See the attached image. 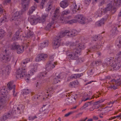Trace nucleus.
<instances>
[{
    "label": "nucleus",
    "instance_id": "64",
    "mask_svg": "<svg viewBox=\"0 0 121 121\" xmlns=\"http://www.w3.org/2000/svg\"><path fill=\"white\" fill-rule=\"evenodd\" d=\"M117 55L118 56L117 57H121L120 56H121V51L119 52L117 54Z\"/></svg>",
    "mask_w": 121,
    "mask_h": 121
},
{
    "label": "nucleus",
    "instance_id": "61",
    "mask_svg": "<svg viewBox=\"0 0 121 121\" xmlns=\"http://www.w3.org/2000/svg\"><path fill=\"white\" fill-rule=\"evenodd\" d=\"M52 87H50L48 88V90L47 92V93H48L50 91L52 90Z\"/></svg>",
    "mask_w": 121,
    "mask_h": 121
},
{
    "label": "nucleus",
    "instance_id": "29",
    "mask_svg": "<svg viewBox=\"0 0 121 121\" xmlns=\"http://www.w3.org/2000/svg\"><path fill=\"white\" fill-rule=\"evenodd\" d=\"M102 9H99L95 13V16L97 17L100 16L102 14Z\"/></svg>",
    "mask_w": 121,
    "mask_h": 121
},
{
    "label": "nucleus",
    "instance_id": "8",
    "mask_svg": "<svg viewBox=\"0 0 121 121\" xmlns=\"http://www.w3.org/2000/svg\"><path fill=\"white\" fill-rule=\"evenodd\" d=\"M9 49L8 48L4 50V54L5 55H3V56L1 58V60L4 62H9L11 59V56L9 55L10 52Z\"/></svg>",
    "mask_w": 121,
    "mask_h": 121
},
{
    "label": "nucleus",
    "instance_id": "19",
    "mask_svg": "<svg viewBox=\"0 0 121 121\" xmlns=\"http://www.w3.org/2000/svg\"><path fill=\"white\" fill-rule=\"evenodd\" d=\"M30 68H31L29 72L28 75H32L33 74V73L37 71V67L35 65L34 67L32 66H30Z\"/></svg>",
    "mask_w": 121,
    "mask_h": 121
},
{
    "label": "nucleus",
    "instance_id": "49",
    "mask_svg": "<svg viewBox=\"0 0 121 121\" xmlns=\"http://www.w3.org/2000/svg\"><path fill=\"white\" fill-rule=\"evenodd\" d=\"M6 117L4 115L1 117L0 119V121H4L7 119Z\"/></svg>",
    "mask_w": 121,
    "mask_h": 121
},
{
    "label": "nucleus",
    "instance_id": "51",
    "mask_svg": "<svg viewBox=\"0 0 121 121\" xmlns=\"http://www.w3.org/2000/svg\"><path fill=\"white\" fill-rule=\"evenodd\" d=\"M75 112V111H72L69 112V113H67L65 114V117H67L69 116L70 115H71V114Z\"/></svg>",
    "mask_w": 121,
    "mask_h": 121
},
{
    "label": "nucleus",
    "instance_id": "46",
    "mask_svg": "<svg viewBox=\"0 0 121 121\" xmlns=\"http://www.w3.org/2000/svg\"><path fill=\"white\" fill-rule=\"evenodd\" d=\"M30 91L28 89H24L23 90V94H29Z\"/></svg>",
    "mask_w": 121,
    "mask_h": 121
},
{
    "label": "nucleus",
    "instance_id": "45",
    "mask_svg": "<svg viewBox=\"0 0 121 121\" xmlns=\"http://www.w3.org/2000/svg\"><path fill=\"white\" fill-rule=\"evenodd\" d=\"M112 6L111 4H109L108 5V6L105 8L107 11L110 10L111 9Z\"/></svg>",
    "mask_w": 121,
    "mask_h": 121
},
{
    "label": "nucleus",
    "instance_id": "12",
    "mask_svg": "<svg viewBox=\"0 0 121 121\" xmlns=\"http://www.w3.org/2000/svg\"><path fill=\"white\" fill-rule=\"evenodd\" d=\"M48 56V55L46 54L43 53L39 54L36 57L35 61L39 62L42 60H44Z\"/></svg>",
    "mask_w": 121,
    "mask_h": 121
},
{
    "label": "nucleus",
    "instance_id": "37",
    "mask_svg": "<svg viewBox=\"0 0 121 121\" xmlns=\"http://www.w3.org/2000/svg\"><path fill=\"white\" fill-rule=\"evenodd\" d=\"M8 69L7 67H4L2 69V73H4L6 72H8Z\"/></svg>",
    "mask_w": 121,
    "mask_h": 121
},
{
    "label": "nucleus",
    "instance_id": "50",
    "mask_svg": "<svg viewBox=\"0 0 121 121\" xmlns=\"http://www.w3.org/2000/svg\"><path fill=\"white\" fill-rule=\"evenodd\" d=\"M1 19L4 22H8V20H7L6 17V16H4L3 17L1 18Z\"/></svg>",
    "mask_w": 121,
    "mask_h": 121
},
{
    "label": "nucleus",
    "instance_id": "6",
    "mask_svg": "<svg viewBox=\"0 0 121 121\" xmlns=\"http://www.w3.org/2000/svg\"><path fill=\"white\" fill-rule=\"evenodd\" d=\"M26 70L27 69L25 68H19L16 72V77L18 78H22L25 76H27Z\"/></svg>",
    "mask_w": 121,
    "mask_h": 121
},
{
    "label": "nucleus",
    "instance_id": "34",
    "mask_svg": "<svg viewBox=\"0 0 121 121\" xmlns=\"http://www.w3.org/2000/svg\"><path fill=\"white\" fill-rule=\"evenodd\" d=\"M53 24V23H50L48 24L47 26L46 27V30H50V29H51L52 27V26Z\"/></svg>",
    "mask_w": 121,
    "mask_h": 121
},
{
    "label": "nucleus",
    "instance_id": "10",
    "mask_svg": "<svg viewBox=\"0 0 121 121\" xmlns=\"http://www.w3.org/2000/svg\"><path fill=\"white\" fill-rule=\"evenodd\" d=\"M56 62H53L49 60L47 62L45 66V69L46 70L49 71L54 68L57 64Z\"/></svg>",
    "mask_w": 121,
    "mask_h": 121
},
{
    "label": "nucleus",
    "instance_id": "62",
    "mask_svg": "<svg viewBox=\"0 0 121 121\" xmlns=\"http://www.w3.org/2000/svg\"><path fill=\"white\" fill-rule=\"evenodd\" d=\"M41 82H37L36 85V87H37L38 86H40L41 85Z\"/></svg>",
    "mask_w": 121,
    "mask_h": 121
},
{
    "label": "nucleus",
    "instance_id": "3",
    "mask_svg": "<svg viewBox=\"0 0 121 121\" xmlns=\"http://www.w3.org/2000/svg\"><path fill=\"white\" fill-rule=\"evenodd\" d=\"M48 13L43 15L41 17H39L37 19L35 18L34 16H30L28 18V19L32 25L36 24L38 21L39 23H43L45 21L46 18L48 17Z\"/></svg>",
    "mask_w": 121,
    "mask_h": 121
},
{
    "label": "nucleus",
    "instance_id": "28",
    "mask_svg": "<svg viewBox=\"0 0 121 121\" xmlns=\"http://www.w3.org/2000/svg\"><path fill=\"white\" fill-rule=\"evenodd\" d=\"M73 8L72 9V11L73 13H75L77 12V11L80 10V9L78 8L77 9V5L75 3H74L73 4Z\"/></svg>",
    "mask_w": 121,
    "mask_h": 121
},
{
    "label": "nucleus",
    "instance_id": "1",
    "mask_svg": "<svg viewBox=\"0 0 121 121\" xmlns=\"http://www.w3.org/2000/svg\"><path fill=\"white\" fill-rule=\"evenodd\" d=\"M69 30H65L62 33L59 34L58 36L56 37L52 43L53 47L54 49H56L59 47L61 43V38L64 37L66 35L69 36Z\"/></svg>",
    "mask_w": 121,
    "mask_h": 121
},
{
    "label": "nucleus",
    "instance_id": "4",
    "mask_svg": "<svg viewBox=\"0 0 121 121\" xmlns=\"http://www.w3.org/2000/svg\"><path fill=\"white\" fill-rule=\"evenodd\" d=\"M121 60V57H118L114 59L113 57H110V63L109 65L112 67L115 70L118 69L121 67V63H120Z\"/></svg>",
    "mask_w": 121,
    "mask_h": 121
},
{
    "label": "nucleus",
    "instance_id": "39",
    "mask_svg": "<svg viewBox=\"0 0 121 121\" xmlns=\"http://www.w3.org/2000/svg\"><path fill=\"white\" fill-rule=\"evenodd\" d=\"M34 35L33 33L30 30H29V32L27 33V36L28 37H30L33 36Z\"/></svg>",
    "mask_w": 121,
    "mask_h": 121
},
{
    "label": "nucleus",
    "instance_id": "16",
    "mask_svg": "<svg viewBox=\"0 0 121 121\" xmlns=\"http://www.w3.org/2000/svg\"><path fill=\"white\" fill-rule=\"evenodd\" d=\"M7 87L8 88L9 90H10L13 89V95L14 97L16 96V94L15 95H14L15 93L14 89L15 88V86L13 84V81H10L7 84Z\"/></svg>",
    "mask_w": 121,
    "mask_h": 121
},
{
    "label": "nucleus",
    "instance_id": "7",
    "mask_svg": "<svg viewBox=\"0 0 121 121\" xmlns=\"http://www.w3.org/2000/svg\"><path fill=\"white\" fill-rule=\"evenodd\" d=\"M79 53L74 49L73 52H71L70 51H67L66 52V54L68 58L73 60H77Z\"/></svg>",
    "mask_w": 121,
    "mask_h": 121
},
{
    "label": "nucleus",
    "instance_id": "59",
    "mask_svg": "<svg viewBox=\"0 0 121 121\" xmlns=\"http://www.w3.org/2000/svg\"><path fill=\"white\" fill-rule=\"evenodd\" d=\"M104 101L103 100L101 99V100H99L97 102H96V104H98L99 103H100Z\"/></svg>",
    "mask_w": 121,
    "mask_h": 121
},
{
    "label": "nucleus",
    "instance_id": "31",
    "mask_svg": "<svg viewBox=\"0 0 121 121\" xmlns=\"http://www.w3.org/2000/svg\"><path fill=\"white\" fill-rule=\"evenodd\" d=\"M5 32L2 29L0 30V39H2L4 36Z\"/></svg>",
    "mask_w": 121,
    "mask_h": 121
},
{
    "label": "nucleus",
    "instance_id": "44",
    "mask_svg": "<svg viewBox=\"0 0 121 121\" xmlns=\"http://www.w3.org/2000/svg\"><path fill=\"white\" fill-rule=\"evenodd\" d=\"M112 6L111 4H109L108 5V6L105 8L107 11L110 10L111 9Z\"/></svg>",
    "mask_w": 121,
    "mask_h": 121
},
{
    "label": "nucleus",
    "instance_id": "58",
    "mask_svg": "<svg viewBox=\"0 0 121 121\" xmlns=\"http://www.w3.org/2000/svg\"><path fill=\"white\" fill-rule=\"evenodd\" d=\"M70 78L71 79H73V78H76V77L75 74H74L73 75H71L70 77Z\"/></svg>",
    "mask_w": 121,
    "mask_h": 121
},
{
    "label": "nucleus",
    "instance_id": "40",
    "mask_svg": "<svg viewBox=\"0 0 121 121\" xmlns=\"http://www.w3.org/2000/svg\"><path fill=\"white\" fill-rule=\"evenodd\" d=\"M46 74V73H43L41 72L39 74L38 77L39 78H41L44 76V75Z\"/></svg>",
    "mask_w": 121,
    "mask_h": 121
},
{
    "label": "nucleus",
    "instance_id": "17",
    "mask_svg": "<svg viewBox=\"0 0 121 121\" xmlns=\"http://www.w3.org/2000/svg\"><path fill=\"white\" fill-rule=\"evenodd\" d=\"M61 75L62 74L61 73L58 74L56 73V75L53 80V84H56L59 82H60L59 79L61 78Z\"/></svg>",
    "mask_w": 121,
    "mask_h": 121
},
{
    "label": "nucleus",
    "instance_id": "30",
    "mask_svg": "<svg viewBox=\"0 0 121 121\" xmlns=\"http://www.w3.org/2000/svg\"><path fill=\"white\" fill-rule=\"evenodd\" d=\"M114 5L117 6H121V0H114Z\"/></svg>",
    "mask_w": 121,
    "mask_h": 121
},
{
    "label": "nucleus",
    "instance_id": "48",
    "mask_svg": "<svg viewBox=\"0 0 121 121\" xmlns=\"http://www.w3.org/2000/svg\"><path fill=\"white\" fill-rule=\"evenodd\" d=\"M47 0H42L41 2L40 5L42 6L41 8H43V6L45 3L46 2Z\"/></svg>",
    "mask_w": 121,
    "mask_h": 121
},
{
    "label": "nucleus",
    "instance_id": "57",
    "mask_svg": "<svg viewBox=\"0 0 121 121\" xmlns=\"http://www.w3.org/2000/svg\"><path fill=\"white\" fill-rule=\"evenodd\" d=\"M54 57V55H52L50 57V60L53 62V58Z\"/></svg>",
    "mask_w": 121,
    "mask_h": 121
},
{
    "label": "nucleus",
    "instance_id": "2",
    "mask_svg": "<svg viewBox=\"0 0 121 121\" xmlns=\"http://www.w3.org/2000/svg\"><path fill=\"white\" fill-rule=\"evenodd\" d=\"M70 11L69 10H65L62 12L61 16L62 17H60V13L59 9L58 8L56 9L54 13L53 14V15L52 16V20L54 21L58 19L60 21H62L63 19V16L65 15H67L69 13Z\"/></svg>",
    "mask_w": 121,
    "mask_h": 121
},
{
    "label": "nucleus",
    "instance_id": "5",
    "mask_svg": "<svg viewBox=\"0 0 121 121\" xmlns=\"http://www.w3.org/2000/svg\"><path fill=\"white\" fill-rule=\"evenodd\" d=\"M75 19L68 21L67 22L69 24H72L78 22L82 24H84L86 23V18L82 15H77L75 17Z\"/></svg>",
    "mask_w": 121,
    "mask_h": 121
},
{
    "label": "nucleus",
    "instance_id": "9",
    "mask_svg": "<svg viewBox=\"0 0 121 121\" xmlns=\"http://www.w3.org/2000/svg\"><path fill=\"white\" fill-rule=\"evenodd\" d=\"M9 100L8 96H3L0 98V111L6 104L8 100Z\"/></svg>",
    "mask_w": 121,
    "mask_h": 121
},
{
    "label": "nucleus",
    "instance_id": "53",
    "mask_svg": "<svg viewBox=\"0 0 121 121\" xmlns=\"http://www.w3.org/2000/svg\"><path fill=\"white\" fill-rule=\"evenodd\" d=\"M4 115H5L7 119L11 116V114L9 113H5L4 114Z\"/></svg>",
    "mask_w": 121,
    "mask_h": 121
},
{
    "label": "nucleus",
    "instance_id": "41",
    "mask_svg": "<svg viewBox=\"0 0 121 121\" xmlns=\"http://www.w3.org/2000/svg\"><path fill=\"white\" fill-rule=\"evenodd\" d=\"M94 62H93V63ZM102 62L100 60H96L95 62H94V63H95V64L97 66L101 64Z\"/></svg>",
    "mask_w": 121,
    "mask_h": 121
},
{
    "label": "nucleus",
    "instance_id": "25",
    "mask_svg": "<svg viewBox=\"0 0 121 121\" xmlns=\"http://www.w3.org/2000/svg\"><path fill=\"white\" fill-rule=\"evenodd\" d=\"M11 22H14V23L16 25H19L21 22V19L20 18H17L16 19H14L13 21H11Z\"/></svg>",
    "mask_w": 121,
    "mask_h": 121
},
{
    "label": "nucleus",
    "instance_id": "26",
    "mask_svg": "<svg viewBox=\"0 0 121 121\" xmlns=\"http://www.w3.org/2000/svg\"><path fill=\"white\" fill-rule=\"evenodd\" d=\"M69 36L71 37L75 36L77 34V32L75 30H69Z\"/></svg>",
    "mask_w": 121,
    "mask_h": 121
},
{
    "label": "nucleus",
    "instance_id": "33",
    "mask_svg": "<svg viewBox=\"0 0 121 121\" xmlns=\"http://www.w3.org/2000/svg\"><path fill=\"white\" fill-rule=\"evenodd\" d=\"M36 7L32 6L30 9L29 11V14H32L33 12L35 10Z\"/></svg>",
    "mask_w": 121,
    "mask_h": 121
},
{
    "label": "nucleus",
    "instance_id": "27",
    "mask_svg": "<svg viewBox=\"0 0 121 121\" xmlns=\"http://www.w3.org/2000/svg\"><path fill=\"white\" fill-rule=\"evenodd\" d=\"M52 1H50L48 2L47 5L46 10H47L48 11H49L51 9L52 7Z\"/></svg>",
    "mask_w": 121,
    "mask_h": 121
},
{
    "label": "nucleus",
    "instance_id": "15",
    "mask_svg": "<svg viewBox=\"0 0 121 121\" xmlns=\"http://www.w3.org/2000/svg\"><path fill=\"white\" fill-rule=\"evenodd\" d=\"M76 48L74 50L80 53L81 50L83 49L84 48V45L82 43H80L75 44Z\"/></svg>",
    "mask_w": 121,
    "mask_h": 121
},
{
    "label": "nucleus",
    "instance_id": "43",
    "mask_svg": "<svg viewBox=\"0 0 121 121\" xmlns=\"http://www.w3.org/2000/svg\"><path fill=\"white\" fill-rule=\"evenodd\" d=\"M112 6L111 4H109L108 5V6L105 8L107 11L110 10L111 9Z\"/></svg>",
    "mask_w": 121,
    "mask_h": 121
},
{
    "label": "nucleus",
    "instance_id": "14",
    "mask_svg": "<svg viewBox=\"0 0 121 121\" xmlns=\"http://www.w3.org/2000/svg\"><path fill=\"white\" fill-rule=\"evenodd\" d=\"M30 3L29 0H22V10L25 11L27 9L28 5Z\"/></svg>",
    "mask_w": 121,
    "mask_h": 121
},
{
    "label": "nucleus",
    "instance_id": "22",
    "mask_svg": "<svg viewBox=\"0 0 121 121\" xmlns=\"http://www.w3.org/2000/svg\"><path fill=\"white\" fill-rule=\"evenodd\" d=\"M30 61V59H27L22 61L21 63V65L22 68H24L26 65V64Z\"/></svg>",
    "mask_w": 121,
    "mask_h": 121
},
{
    "label": "nucleus",
    "instance_id": "32",
    "mask_svg": "<svg viewBox=\"0 0 121 121\" xmlns=\"http://www.w3.org/2000/svg\"><path fill=\"white\" fill-rule=\"evenodd\" d=\"M110 57L108 58H107L105 59L104 60V62L106 64L108 65H109V64H112V63H110Z\"/></svg>",
    "mask_w": 121,
    "mask_h": 121
},
{
    "label": "nucleus",
    "instance_id": "63",
    "mask_svg": "<svg viewBox=\"0 0 121 121\" xmlns=\"http://www.w3.org/2000/svg\"><path fill=\"white\" fill-rule=\"evenodd\" d=\"M117 118V116H115L113 117H112L109 119V120H111L113 119H115Z\"/></svg>",
    "mask_w": 121,
    "mask_h": 121
},
{
    "label": "nucleus",
    "instance_id": "38",
    "mask_svg": "<svg viewBox=\"0 0 121 121\" xmlns=\"http://www.w3.org/2000/svg\"><path fill=\"white\" fill-rule=\"evenodd\" d=\"M1 92L2 95H4L6 92V90L4 88H3L1 90Z\"/></svg>",
    "mask_w": 121,
    "mask_h": 121
},
{
    "label": "nucleus",
    "instance_id": "11",
    "mask_svg": "<svg viewBox=\"0 0 121 121\" xmlns=\"http://www.w3.org/2000/svg\"><path fill=\"white\" fill-rule=\"evenodd\" d=\"M111 82L112 84L111 86L114 90L117 88V86H120L121 84V80L120 79H117V80L113 79L112 80Z\"/></svg>",
    "mask_w": 121,
    "mask_h": 121
},
{
    "label": "nucleus",
    "instance_id": "36",
    "mask_svg": "<svg viewBox=\"0 0 121 121\" xmlns=\"http://www.w3.org/2000/svg\"><path fill=\"white\" fill-rule=\"evenodd\" d=\"M89 103L90 104V102H89L85 104L84 105L82 108H80V109L81 110H82L84 108L87 107L89 105Z\"/></svg>",
    "mask_w": 121,
    "mask_h": 121
},
{
    "label": "nucleus",
    "instance_id": "23",
    "mask_svg": "<svg viewBox=\"0 0 121 121\" xmlns=\"http://www.w3.org/2000/svg\"><path fill=\"white\" fill-rule=\"evenodd\" d=\"M24 48L23 46L18 45L17 50V53L18 54L22 53L24 50Z\"/></svg>",
    "mask_w": 121,
    "mask_h": 121
},
{
    "label": "nucleus",
    "instance_id": "20",
    "mask_svg": "<svg viewBox=\"0 0 121 121\" xmlns=\"http://www.w3.org/2000/svg\"><path fill=\"white\" fill-rule=\"evenodd\" d=\"M48 43L49 42L48 40H45L43 43L41 44L40 46L39 47V49H41L43 48L48 46Z\"/></svg>",
    "mask_w": 121,
    "mask_h": 121
},
{
    "label": "nucleus",
    "instance_id": "35",
    "mask_svg": "<svg viewBox=\"0 0 121 121\" xmlns=\"http://www.w3.org/2000/svg\"><path fill=\"white\" fill-rule=\"evenodd\" d=\"M18 45H17L15 44H13L11 46V49L13 50L15 49L17 50Z\"/></svg>",
    "mask_w": 121,
    "mask_h": 121
},
{
    "label": "nucleus",
    "instance_id": "42",
    "mask_svg": "<svg viewBox=\"0 0 121 121\" xmlns=\"http://www.w3.org/2000/svg\"><path fill=\"white\" fill-rule=\"evenodd\" d=\"M22 31V30L20 29L18 30V31H17L15 33V35L16 36H17L16 38H17L18 37L19 35V34Z\"/></svg>",
    "mask_w": 121,
    "mask_h": 121
},
{
    "label": "nucleus",
    "instance_id": "13",
    "mask_svg": "<svg viewBox=\"0 0 121 121\" xmlns=\"http://www.w3.org/2000/svg\"><path fill=\"white\" fill-rule=\"evenodd\" d=\"M23 12L22 11L16 12L14 13L13 17L10 18V21H13L14 19L20 18L21 16L23 14Z\"/></svg>",
    "mask_w": 121,
    "mask_h": 121
},
{
    "label": "nucleus",
    "instance_id": "24",
    "mask_svg": "<svg viewBox=\"0 0 121 121\" xmlns=\"http://www.w3.org/2000/svg\"><path fill=\"white\" fill-rule=\"evenodd\" d=\"M60 6L63 8H65L68 6L67 1L66 0H64L60 3Z\"/></svg>",
    "mask_w": 121,
    "mask_h": 121
},
{
    "label": "nucleus",
    "instance_id": "21",
    "mask_svg": "<svg viewBox=\"0 0 121 121\" xmlns=\"http://www.w3.org/2000/svg\"><path fill=\"white\" fill-rule=\"evenodd\" d=\"M24 108V106L22 104H20L18 106V107L17 108L18 112H19L20 113H21L22 112H23Z\"/></svg>",
    "mask_w": 121,
    "mask_h": 121
},
{
    "label": "nucleus",
    "instance_id": "52",
    "mask_svg": "<svg viewBox=\"0 0 121 121\" xmlns=\"http://www.w3.org/2000/svg\"><path fill=\"white\" fill-rule=\"evenodd\" d=\"M91 0H85V3L87 5H88L90 3Z\"/></svg>",
    "mask_w": 121,
    "mask_h": 121
},
{
    "label": "nucleus",
    "instance_id": "18",
    "mask_svg": "<svg viewBox=\"0 0 121 121\" xmlns=\"http://www.w3.org/2000/svg\"><path fill=\"white\" fill-rule=\"evenodd\" d=\"M107 20L106 18H103L100 21L96 22L95 25L96 26H100L104 25L105 22Z\"/></svg>",
    "mask_w": 121,
    "mask_h": 121
},
{
    "label": "nucleus",
    "instance_id": "60",
    "mask_svg": "<svg viewBox=\"0 0 121 121\" xmlns=\"http://www.w3.org/2000/svg\"><path fill=\"white\" fill-rule=\"evenodd\" d=\"M69 86L70 87H73L74 86L72 82H71L69 84Z\"/></svg>",
    "mask_w": 121,
    "mask_h": 121
},
{
    "label": "nucleus",
    "instance_id": "56",
    "mask_svg": "<svg viewBox=\"0 0 121 121\" xmlns=\"http://www.w3.org/2000/svg\"><path fill=\"white\" fill-rule=\"evenodd\" d=\"M75 74L76 77V78H80L82 76V73H78Z\"/></svg>",
    "mask_w": 121,
    "mask_h": 121
},
{
    "label": "nucleus",
    "instance_id": "54",
    "mask_svg": "<svg viewBox=\"0 0 121 121\" xmlns=\"http://www.w3.org/2000/svg\"><path fill=\"white\" fill-rule=\"evenodd\" d=\"M3 12V10L2 5H0V14H2Z\"/></svg>",
    "mask_w": 121,
    "mask_h": 121
},
{
    "label": "nucleus",
    "instance_id": "47",
    "mask_svg": "<svg viewBox=\"0 0 121 121\" xmlns=\"http://www.w3.org/2000/svg\"><path fill=\"white\" fill-rule=\"evenodd\" d=\"M71 100L69 98L65 100V103L67 105H70L71 103Z\"/></svg>",
    "mask_w": 121,
    "mask_h": 121
},
{
    "label": "nucleus",
    "instance_id": "55",
    "mask_svg": "<svg viewBox=\"0 0 121 121\" xmlns=\"http://www.w3.org/2000/svg\"><path fill=\"white\" fill-rule=\"evenodd\" d=\"M117 46L119 48L121 46V37L119 41V44H117Z\"/></svg>",
    "mask_w": 121,
    "mask_h": 121
}]
</instances>
